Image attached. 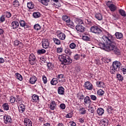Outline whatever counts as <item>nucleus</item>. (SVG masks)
I'll use <instances>...</instances> for the list:
<instances>
[{"mask_svg":"<svg viewBox=\"0 0 126 126\" xmlns=\"http://www.w3.org/2000/svg\"><path fill=\"white\" fill-rule=\"evenodd\" d=\"M84 118H79V122L81 123V124H83V123H84Z\"/></svg>","mask_w":126,"mask_h":126,"instance_id":"58","label":"nucleus"},{"mask_svg":"<svg viewBox=\"0 0 126 126\" xmlns=\"http://www.w3.org/2000/svg\"><path fill=\"white\" fill-rule=\"evenodd\" d=\"M106 5H107L108 7H109L110 10L113 12L116 11V10L117 9V6H116V5H115L114 4H110V1H108L106 3Z\"/></svg>","mask_w":126,"mask_h":126,"instance_id":"8","label":"nucleus"},{"mask_svg":"<svg viewBox=\"0 0 126 126\" xmlns=\"http://www.w3.org/2000/svg\"><path fill=\"white\" fill-rule=\"evenodd\" d=\"M102 42L98 43L100 49H106L107 51H113L116 55H121V50L118 49L117 46V39L111 34H108V36L103 35L101 39Z\"/></svg>","mask_w":126,"mask_h":126,"instance_id":"1","label":"nucleus"},{"mask_svg":"<svg viewBox=\"0 0 126 126\" xmlns=\"http://www.w3.org/2000/svg\"><path fill=\"white\" fill-rule=\"evenodd\" d=\"M50 46V42L48 39H43L42 40V47L44 49H48Z\"/></svg>","mask_w":126,"mask_h":126,"instance_id":"11","label":"nucleus"},{"mask_svg":"<svg viewBox=\"0 0 126 126\" xmlns=\"http://www.w3.org/2000/svg\"><path fill=\"white\" fill-rule=\"evenodd\" d=\"M96 86H97V87H102V88H104V87H105V84L102 81H97Z\"/></svg>","mask_w":126,"mask_h":126,"instance_id":"26","label":"nucleus"},{"mask_svg":"<svg viewBox=\"0 0 126 126\" xmlns=\"http://www.w3.org/2000/svg\"><path fill=\"white\" fill-rule=\"evenodd\" d=\"M15 75L16 76V78L20 80V81H22V80H23V77H22V76L20 74L16 73Z\"/></svg>","mask_w":126,"mask_h":126,"instance_id":"31","label":"nucleus"},{"mask_svg":"<svg viewBox=\"0 0 126 126\" xmlns=\"http://www.w3.org/2000/svg\"><path fill=\"white\" fill-rule=\"evenodd\" d=\"M49 107L50 110L54 111V110H55V109L57 108V104L56 103V101L54 100H52L51 102L49 104Z\"/></svg>","mask_w":126,"mask_h":126,"instance_id":"13","label":"nucleus"},{"mask_svg":"<svg viewBox=\"0 0 126 126\" xmlns=\"http://www.w3.org/2000/svg\"><path fill=\"white\" fill-rule=\"evenodd\" d=\"M82 39L84 41H89L90 40V38L87 35H83Z\"/></svg>","mask_w":126,"mask_h":126,"instance_id":"46","label":"nucleus"},{"mask_svg":"<svg viewBox=\"0 0 126 126\" xmlns=\"http://www.w3.org/2000/svg\"><path fill=\"white\" fill-rule=\"evenodd\" d=\"M20 25L21 27H25L26 26V23L24 20H20Z\"/></svg>","mask_w":126,"mask_h":126,"instance_id":"43","label":"nucleus"},{"mask_svg":"<svg viewBox=\"0 0 126 126\" xmlns=\"http://www.w3.org/2000/svg\"><path fill=\"white\" fill-rule=\"evenodd\" d=\"M0 22H4V21H5V17H4V15H2L0 17Z\"/></svg>","mask_w":126,"mask_h":126,"instance_id":"54","label":"nucleus"},{"mask_svg":"<svg viewBox=\"0 0 126 126\" xmlns=\"http://www.w3.org/2000/svg\"><path fill=\"white\" fill-rule=\"evenodd\" d=\"M14 46H17L19 44V41L18 40H15L14 42Z\"/></svg>","mask_w":126,"mask_h":126,"instance_id":"60","label":"nucleus"},{"mask_svg":"<svg viewBox=\"0 0 126 126\" xmlns=\"http://www.w3.org/2000/svg\"><path fill=\"white\" fill-rule=\"evenodd\" d=\"M11 27L13 28V29H16V28H18V26H19V23L16 21H14L11 23Z\"/></svg>","mask_w":126,"mask_h":126,"instance_id":"18","label":"nucleus"},{"mask_svg":"<svg viewBox=\"0 0 126 126\" xmlns=\"http://www.w3.org/2000/svg\"><path fill=\"white\" fill-rule=\"evenodd\" d=\"M63 47H58L57 48V53H58V54H60V53H63Z\"/></svg>","mask_w":126,"mask_h":126,"instance_id":"48","label":"nucleus"},{"mask_svg":"<svg viewBox=\"0 0 126 126\" xmlns=\"http://www.w3.org/2000/svg\"><path fill=\"white\" fill-rule=\"evenodd\" d=\"M42 80L44 84H46V83L48 82V80H47V77H46V76L45 75L42 76Z\"/></svg>","mask_w":126,"mask_h":126,"instance_id":"49","label":"nucleus"},{"mask_svg":"<svg viewBox=\"0 0 126 126\" xmlns=\"http://www.w3.org/2000/svg\"><path fill=\"white\" fill-rule=\"evenodd\" d=\"M97 113L99 116H102L104 114V109L102 108H99L97 110Z\"/></svg>","mask_w":126,"mask_h":126,"instance_id":"27","label":"nucleus"},{"mask_svg":"<svg viewBox=\"0 0 126 126\" xmlns=\"http://www.w3.org/2000/svg\"><path fill=\"white\" fill-rule=\"evenodd\" d=\"M115 35L116 39H118L119 40L123 39V37H124V35L122 33V32H116Z\"/></svg>","mask_w":126,"mask_h":126,"instance_id":"22","label":"nucleus"},{"mask_svg":"<svg viewBox=\"0 0 126 126\" xmlns=\"http://www.w3.org/2000/svg\"><path fill=\"white\" fill-rule=\"evenodd\" d=\"M20 101V97H19V95L16 96V102Z\"/></svg>","mask_w":126,"mask_h":126,"instance_id":"61","label":"nucleus"},{"mask_svg":"<svg viewBox=\"0 0 126 126\" xmlns=\"http://www.w3.org/2000/svg\"><path fill=\"white\" fill-rule=\"evenodd\" d=\"M89 111L91 114H93L94 111H95V109L93 107H89Z\"/></svg>","mask_w":126,"mask_h":126,"instance_id":"50","label":"nucleus"},{"mask_svg":"<svg viewBox=\"0 0 126 126\" xmlns=\"http://www.w3.org/2000/svg\"><path fill=\"white\" fill-rule=\"evenodd\" d=\"M4 63V60L2 58H0V63Z\"/></svg>","mask_w":126,"mask_h":126,"instance_id":"62","label":"nucleus"},{"mask_svg":"<svg viewBox=\"0 0 126 126\" xmlns=\"http://www.w3.org/2000/svg\"><path fill=\"white\" fill-rule=\"evenodd\" d=\"M95 17L97 19V20H99V21H101L102 19H103V16L102 15V14L100 13H97L95 14Z\"/></svg>","mask_w":126,"mask_h":126,"instance_id":"24","label":"nucleus"},{"mask_svg":"<svg viewBox=\"0 0 126 126\" xmlns=\"http://www.w3.org/2000/svg\"><path fill=\"white\" fill-rule=\"evenodd\" d=\"M34 29L35 30H37L38 31V30H40V29H41V26H39V24H36L34 25Z\"/></svg>","mask_w":126,"mask_h":126,"instance_id":"45","label":"nucleus"},{"mask_svg":"<svg viewBox=\"0 0 126 126\" xmlns=\"http://www.w3.org/2000/svg\"><path fill=\"white\" fill-rule=\"evenodd\" d=\"M84 88L87 90H92L93 89V85L89 81H87L85 83L84 85Z\"/></svg>","mask_w":126,"mask_h":126,"instance_id":"7","label":"nucleus"},{"mask_svg":"<svg viewBox=\"0 0 126 126\" xmlns=\"http://www.w3.org/2000/svg\"><path fill=\"white\" fill-rule=\"evenodd\" d=\"M2 108L5 111H8L9 110V105L8 103H4L2 105Z\"/></svg>","mask_w":126,"mask_h":126,"instance_id":"25","label":"nucleus"},{"mask_svg":"<svg viewBox=\"0 0 126 126\" xmlns=\"http://www.w3.org/2000/svg\"><path fill=\"white\" fill-rule=\"evenodd\" d=\"M72 113H68L66 115V118H72Z\"/></svg>","mask_w":126,"mask_h":126,"instance_id":"57","label":"nucleus"},{"mask_svg":"<svg viewBox=\"0 0 126 126\" xmlns=\"http://www.w3.org/2000/svg\"><path fill=\"white\" fill-rule=\"evenodd\" d=\"M40 2H41L44 5H48V2L50 1V0H38Z\"/></svg>","mask_w":126,"mask_h":126,"instance_id":"37","label":"nucleus"},{"mask_svg":"<svg viewBox=\"0 0 126 126\" xmlns=\"http://www.w3.org/2000/svg\"><path fill=\"white\" fill-rule=\"evenodd\" d=\"M4 32V31H3V30L0 29V35H2Z\"/></svg>","mask_w":126,"mask_h":126,"instance_id":"63","label":"nucleus"},{"mask_svg":"<svg viewBox=\"0 0 126 126\" xmlns=\"http://www.w3.org/2000/svg\"><path fill=\"white\" fill-rule=\"evenodd\" d=\"M37 81V77L35 76L31 77L30 79V83L31 84H35Z\"/></svg>","mask_w":126,"mask_h":126,"instance_id":"21","label":"nucleus"},{"mask_svg":"<svg viewBox=\"0 0 126 126\" xmlns=\"http://www.w3.org/2000/svg\"><path fill=\"white\" fill-rule=\"evenodd\" d=\"M16 98L15 97L13 96H11L10 97V103H14L16 101Z\"/></svg>","mask_w":126,"mask_h":126,"instance_id":"51","label":"nucleus"},{"mask_svg":"<svg viewBox=\"0 0 126 126\" xmlns=\"http://www.w3.org/2000/svg\"><path fill=\"white\" fill-rule=\"evenodd\" d=\"M117 77L119 81H123L124 80V77L121 74H117Z\"/></svg>","mask_w":126,"mask_h":126,"instance_id":"39","label":"nucleus"},{"mask_svg":"<svg viewBox=\"0 0 126 126\" xmlns=\"http://www.w3.org/2000/svg\"><path fill=\"white\" fill-rule=\"evenodd\" d=\"M28 8L29 9H32L34 8V4L32 2H30L27 3Z\"/></svg>","mask_w":126,"mask_h":126,"instance_id":"30","label":"nucleus"},{"mask_svg":"<svg viewBox=\"0 0 126 126\" xmlns=\"http://www.w3.org/2000/svg\"><path fill=\"white\" fill-rule=\"evenodd\" d=\"M91 104V99H90V97L87 96H86L84 99V104L89 105V106H90Z\"/></svg>","mask_w":126,"mask_h":126,"instance_id":"14","label":"nucleus"},{"mask_svg":"<svg viewBox=\"0 0 126 126\" xmlns=\"http://www.w3.org/2000/svg\"><path fill=\"white\" fill-rule=\"evenodd\" d=\"M53 40L56 45H61V40H60V39L53 37Z\"/></svg>","mask_w":126,"mask_h":126,"instance_id":"32","label":"nucleus"},{"mask_svg":"<svg viewBox=\"0 0 126 126\" xmlns=\"http://www.w3.org/2000/svg\"><path fill=\"white\" fill-rule=\"evenodd\" d=\"M77 98H78L79 100H83L84 99V95H83L81 93H79L77 94Z\"/></svg>","mask_w":126,"mask_h":126,"instance_id":"34","label":"nucleus"},{"mask_svg":"<svg viewBox=\"0 0 126 126\" xmlns=\"http://www.w3.org/2000/svg\"><path fill=\"white\" fill-rule=\"evenodd\" d=\"M121 70L123 73V74H126V68L124 67L121 69Z\"/></svg>","mask_w":126,"mask_h":126,"instance_id":"59","label":"nucleus"},{"mask_svg":"<svg viewBox=\"0 0 126 126\" xmlns=\"http://www.w3.org/2000/svg\"><path fill=\"white\" fill-rule=\"evenodd\" d=\"M100 123L102 126H107L109 125V120L107 119H104L101 120Z\"/></svg>","mask_w":126,"mask_h":126,"instance_id":"23","label":"nucleus"},{"mask_svg":"<svg viewBox=\"0 0 126 126\" xmlns=\"http://www.w3.org/2000/svg\"><path fill=\"white\" fill-rule=\"evenodd\" d=\"M69 48L72 50H74V49L76 48V44L74 42H72L69 44Z\"/></svg>","mask_w":126,"mask_h":126,"instance_id":"41","label":"nucleus"},{"mask_svg":"<svg viewBox=\"0 0 126 126\" xmlns=\"http://www.w3.org/2000/svg\"><path fill=\"white\" fill-rule=\"evenodd\" d=\"M4 123L5 125H7V124L12 123V120L11 119V117L8 115H5L3 117Z\"/></svg>","mask_w":126,"mask_h":126,"instance_id":"10","label":"nucleus"},{"mask_svg":"<svg viewBox=\"0 0 126 126\" xmlns=\"http://www.w3.org/2000/svg\"><path fill=\"white\" fill-rule=\"evenodd\" d=\"M119 12L121 16H123V17H126V11L124 10L120 9L119 10Z\"/></svg>","mask_w":126,"mask_h":126,"instance_id":"28","label":"nucleus"},{"mask_svg":"<svg viewBox=\"0 0 126 126\" xmlns=\"http://www.w3.org/2000/svg\"><path fill=\"white\" fill-rule=\"evenodd\" d=\"M76 126V124H75V122H74L73 121H70L69 124L68 126Z\"/></svg>","mask_w":126,"mask_h":126,"instance_id":"53","label":"nucleus"},{"mask_svg":"<svg viewBox=\"0 0 126 126\" xmlns=\"http://www.w3.org/2000/svg\"><path fill=\"white\" fill-rule=\"evenodd\" d=\"M74 60H76V61L79 60V59H80V55L78 54L75 55L74 56Z\"/></svg>","mask_w":126,"mask_h":126,"instance_id":"52","label":"nucleus"},{"mask_svg":"<svg viewBox=\"0 0 126 126\" xmlns=\"http://www.w3.org/2000/svg\"><path fill=\"white\" fill-rule=\"evenodd\" d=\"M76 30L80 33H82L85 31V28L81 25H78L76 26Z\"/></svg>","mask_w":126,"mask_h":126,"instance_id":"15","label":"nucleus"},{"mask_svg":"<svg viewBox=\"0 0 126 126\" xmlns=\"http://www.w3.org/2000/svg\"><path fill=\"white\" fill-rule=\"evenodd\" d=\"M33 16L34 18H39L41 16V14L39 12H34L33 13Z\"/></svg>","mask_w":126,"mask_h":126,"instance_id":"35","label":"nucleus"},{"mask_svg":"<svg viewBox=\"0 0 126 126\" xmlns=\"http://www.w3.org/2000/svg\"><path fill=\"white\" fill-rule=\"evenodd\" d=\"M57 36L60 40H64L65 39V34L63 32L59 31L57 32Z\"/></svg>","mask_w":126,"mask_h":126,"instance_id":"12","label":"nucleus"},{"mask_svg":"<svg viewBox=\"0 0 126 126\" xmlns=\"http://www.w3.org/2000/svg\"><path fill=\"white\" fill-rule=\"evenodd\" d=\"M32 102L36 103L39 102V96L37 94H33L32 96Z\"/></svg>","mask_w":126,"mask_h":126,"instance_id":"17","label":"nucleus"},{"mask_svg":"<svg viewBox=\"0 0 126 126\" xmlns=\"http://www.w3.org/2000/svg\"><path fill=\"white\" fill-rule=\"evenodd\" d=\"M59 60L62 63H64L65 64H68L72 63V60L69 57V56L66 54H63L59 56Z\"/></svg>","mask_w":126,"mask_h":126,"instance_id":"2","label":"nucleus"},{"mask_svg":"<svg viewBox=\"0 0 126 126\" xmlns=\"http://www.w3.org/2000/svg\"><path fill=\"white\" fill-rule=\"evenodd\" d=\"M4 14L7 18H10L11 17V13L9 12L6 11L4 12Z\"/></svg>","mask_w":126,"mask_h":126,"instance_id":"44","label":"nucleus"},{"mask_svg":"<svg viewBox=\"0 0 126 126\" xmlns=\"http://www.w3.org/2000/svg\"><path fill=\"white\" fill-rule=\"evenodd\" d=\"M79 111L81 112L80 113L81 115H85L86 114V109H85V108H80Z\"/></svg>","mask_w":126,"mask_h":126,"instance_id":"38","label":"nucleus"},{"mask_svg":"<svg viewBox=\"0 0 126 126\" xmlns=\"http://www.w3.org/2000/svg\"><path fill=\"white\" fill-rule=\"evenodd\" d=\"M63 20V21H65L66 22V23H69V25H70L71 26H73V23H71V21H70V18L69 17L67 16V15H63L62 17Z\"/></svg>","mask_w":126,"mask_h":126,"instance_id":"9","label":"nucleus"},{"mask_svg":"<svg viewBox=\"0 0 126 126\" xmlns=\"http://www.w3.org/2000/svg\"><path fill=\"white\" fill-rule=\"evenodd\" d=\"M13 5L14 6V7H18L19 6V1H18V0H14L13 2Z\"/></svg>","mask_w":126,"mask_h":126,"instance_id":"36","label":"nucleus"},{"mask_svg":"<svg viewBox=\"0 0 126 126\" xmlns=\"http://www.w3.org/2000/svg\"><path fill=\"white\" fill-rule=\"evenodd\" d=\"M43 126H51V125H50L49 123H46L45 124H44Z\"/></svg>","mask_w":126,"mask_h":126,"instance_id":"64","label":"nucleus"},{"mask_svg":"<svg viewBox=\"0 0 126 126\" xmlns=\"http://www.w3.org/2000/svg\"><path fill=\"white\" fill-rule=\"evenodd\" d=\"M63 76L64 75L63 74H60L59 75H58L56 76V78H53L51 82L50 83L52 85H57L58 84V80H59V82H63Z\"/></svg>","mask_w":126,"mask_h":126,"instance_id":"4","label":"nucleus"},{"mask_svg":"<svg viewBox=\"0 0 126 126\" xmlns=\"http://www.w3.org/2000/svg\"><path fill=\"white\" fill-rule=\"evenodd\" d=\"M29 62L30 64L32 65H33L34 63L37 62V59H36V57L33 54H31L29 56Z\"/></svg>","mask_w":126,"mask_h":126,"instance_id":"6","label":"nucleus"},{"mask_svg":"<svg viewBox=\"0 0 126 126\" xmlns=\"http://www.w3.org/2000/svg\"><path fill=\"white\" fill-rule=\"evenodd\" d=\"M46 53V50L42 49H39L37 51V53L38 55H43V54H45Z\"/></svg>","mask_w":126,"mask_h":126,"instance_id":"33","label":"nucleus"},{"mask_svg":"<svg viewBox=\"0 0 126 126\" xmlns=\"http://www.w3.org/2000/svg\"><path fill=\"white\" fill-rule=\"evenodd\" d=\"M47 67L48 69H52L53 67V64L51 62L48 63H47Z\"/></svg>","mask_w":126,"mask_h":126,"instance_id":"47","label":"nucleus"},{"mask_svg":"<svg viewBox=\"0 0 126 126\" xmlns=\"http://www.w3.org/2000/svg\"><path fill=\"white\" fill-rule=\"evenodd\" d=\"M90 96L91 97V99H92L93 101H96L97 99V97L94 95H91Z\"/></svg>","mask_w":126,"mask_h":126,"instance_id":"55","label":"nucleus"},{"mask_svg":"<svg viewBox=\"0 0 126 126\" xmlns=\"http://www.w3.org/2000/svg\"><path fill=\"white\" fill-rule=\"evenodd\" d=\"M65 53L67 54V55H71V54H72V52H71V50H70V49L68 48H67L65 49Z\"/></svg>","mask_w":126,"mask_h":126,"instance_id":"42","label":"nucleus"},{"mask_svg":"<svg viewBox=\"0 0 126 126\" xmlns=\"http://www.w3.org/2000/svg\"><path fill=\"white\" fill-rule=\"evenodd\" d=\"M91 32H92V33H94L95 34H97V35H99V34H101L103 32L100 28L94 26L91 28Z\"/></svg>","mask_w":126,"mask_h":126,"instance_id":"5","label":"nucleus"},{"mask_svg":"<svg viewBox=\"0 0 126 126\" xmlns=\"http://www.w3.org/2000/svg\"><path fill=\"white\" fill-rule=\"evenodd\" d=\"M24 125L26 126H32L33 123L31 121V120L28 118H25L24 121Z\"/></svg>","mask_w":126,"mask_h":126,"instance_id":"16","label":"nucleus"},{"mask_svg":"<svg viewBox=\"0 0 126 126\" xmlns=\"http://www.w3.org/2000/svg\"><path fill=\"white\" fill-rule=\"evenodd\" d=\"M75 22L76 24H83V21L81 19L78 18L75 19Z\"/></svg>","mask_w":126,"mask_h":126,"instance_id":"29","label":"nucleus"},{"mask_svg":"<svg viewBox=\"0 0 126 126\" xmlns=\"http://www.w3.org/2000/svg\"><path fill=\"white\" fill-rule=\"evenodd\" d=\"M60 107L62 110H64L65 109V104L64 103H61Z\"/></svg>","mask_w":126,"mask_h":126,"instance_id":"56","label":"nucleus"},{"mask_svg":"<svg viewBox=\"0 0 126 126\" xmlns=\"http://www.w3.org/2000/svg\"><path fill=\"white\" fill-rule=\"evenodd\" d=\"M25 105L24 104H20L19 106V112L21 114H23V113H24L25 112Z\"/></svg>","mask_w":126,"mask_h":126,"instance_id":"19","label":"nucleus"},{"mask_svg":"<svg viewBox=\"0 0 126 126\" xmlns=\"http://www.w3.org/2000/svg\"><path fill=\"white\" fill-rule=\"evenodd\" d=\"M122 63L119 61H115L113 63L112 67H110V72L112 74H115L116 72L120 70Z\"/></svg>","mask_w":126,"mask_h":126,"instance_id":"3","label":"nucleus"},{"mask_svg":"<svg viewBox=\"0 0 126 126\" xmlns=\"http://www.w3.org/2000/svg\"><path fill=\"white\" fill-rule=\"evenodd\" d=\"M58 93L60 95H63V94H64V88L62 86L58 87Z\"/></svg>","mask_w":126,"mask_h":126,"instance_id":"20","label":"nucleus"},{"mask_svg":"<svg viewBox=\"0 0 126 126\" xmlns=\"http://www.w3.org/2000/svg\"><path fill=\"white\" fill-rule=\"evenodd\" d=\"M104 93H105V92L103 91L102 89H100L97 91V94L99 96H103Z\"/></svg>","mask_w":126,"mask_h":126,"instance_id":"40","label":"nucleus"}]
</instances>
